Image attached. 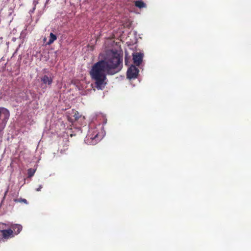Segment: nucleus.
<instances>
[{
	"mask_svg": "<svg viewBox=\"0 0 251 251\" xmlns=\"http://www.w3.org/2000/svg\"><path fill=\"white\" fill-rule=\"evenodd\" d=\"M77 116V115H76V114H75V116Z\"/></svg>",
	"mask_w": 251,
	"mask_h": 251,
	"instance_id": "17",
	"label": "nucleus"
},
{
	"mask_svg": "<svg viewBox=\"0 0 251 251\" xmlns=\"http://www.w3.org/2000/svg\"><path fill=\"white\" fill-rule=\"evenodd\" d=\"M42 188V186L40 185L38 188L36 189L37 191H41V189Z\"/></svg>",
	"mask_w": 251,
	"mask_h": 251,
	"instance_id": "13",
	"label": "nucleus"
},
{
	"mask_svg": "<svg viewBox=\"0 0 251 251\" xmlns=\"http://www.w3.org/2000/svg\"><path fill=\"white\" fill-rule=\"evenodd\" d=\"M125 63H126V65L127 63H126V58H125Z\"/></svg>",
	"mask_w": 251,
	"mask_h": 251,
	"instance_id": "14",
	"label": "nucleus"
},
{
	"mask_svg": "<svg viewBox=\"0 0 251 251\" xmlns=\"http://www.w3.org/2000/svg\"><path fill=\"white\" fill-rule=\"evenodd\" d=\"M77 118H78V117H77V116L75 117V119H77Z\"/></svg>",
	"mask_w": 251,
	"mask_h": 251,
	"instance_id": "15",
	"label": "nucleus"
},
{
	"mask_svg": "<svg viewBox=\"0 0 251 251\" xmlns=\"http://www.w3.org/2000/svg\"><path fill=\"white\" fill-rule=\"evenodd\" d=\"M0 232L1 233V237L3 239H8L14 237L13 230L10 228L0 230Z\"/></svg>",
	"mask_w": 251,
	"mask_h": 251,
	"instance_id": "6",
	"label": "nucleus"
},
{
	"mask_svg": "<svg viewBox=\"0 0 251 251\" xmlns=\"http://www.w3.org/2000/svg\"><path fill=\"white\" fill-rule=\"evenodd\" d=\"M134 4L135 6L139 8H143L147 7L146 4L141 0L135 1Z\"/></svg>",
	"mask_w": 251,
	"mask_h": 251,
	"instance_id": "9",
	"label": "nucleus"
},
{
	"mask_svg": "<svg viewBox=\"0 0 251 251\" xmlns=\"http://www.w3.org/2000/svg\"><path fill=\"white\" fill-rule=\"evenodd\" d=\"M46 70H47L46 69H44V71H45V72H47Z\"/></svg>",
	"mask_w": 251,
	"mask_h": 251,
	"instance_id": "16",
	"label": "nucleus"
},
{
	"mask_svg": "<svg viewBox=\"0 0 251 251\" xmlns=\"http://www.w3.org/2000/svg\"><path fill=\"white\" fill-rule=\"evenodd\" d=\"M14 201L16 202H24L26 204H28V203L26 199L23 198L15 199L14 200Z\"/></svg>",
	"mask_w": 251,
	"mask_h": 251,
	"instance_id": "11",
	"label": "nucleus"
},
{
	"mask_svg": "<svg viewBox=\"0 0 251 251\" xmlns=\"http://www.w3.org/2000/svg\"><path fill=\"white\" fill-rule=\"evenodd\" d=\"M86 138V141L88 143L95 145L101 140V136L99 134V133L96 130L92 131V133L91 130H89V133Z\"/></svg>",
	"mask_w": 251,
	"mask_h": 251,
	"instance_id": "3",
	"label": "nucleus"
},
{
	"mask_svg": "<svg viewBox=\"0 0 251 251\" xmlns=\"http://www.w3.org/2000/svg\"><path fill=\"white\" fill-rule=\"evenodd\" d=\"M139 74L138 69L134 65H132L127 70V77L130 79L137 78Z\"/></svg>",
	"mask_w": 251,
	"mask_h": 251,
	"instance_id": "5",
	"label": "nucleus"
},
{
	"mask_svg": "<svg viewBox=\"0 0 251 251\" xmlns=\"http://www.w3.org/2000/svg\"><path fill=\"white\" fill-rule=\"evenodd\" d=\"M35 172V171L34 170H33L31 168L27 170V174H28V176L32 177L34 175Z\"/></svg>",
	"mask_w": 251,
	"mask_h": 251,
	"instance_id": "12",
	"label": "nucleus"
},
{
	"mask_svg": "<svg viewBox=\"0 0 251 251\" xmlns=\"http://www.w3.org/2000/svg\"><path fill=\"white\" fill-rule=\"evenodd\" d=\"M53 79V76L52 74L44 75L41 77V81L42 82V85H44L43 89H46L47 86H50L52 83Z\"/></svg>",
	"mask_w": 251,
	"mask_h": 251,
	"instance_id": "4",
	"label": "nucleus"
},
{
	"mask_svg": "<svg viewBox=\"0 0 251 251\" xmlns=\"http://www.w3.org/2000/svg\"><path fill=\"white\" fill-rule=\"evenodd\" d=\"M57 39L56 36L53 33H50V39L47 43V44L50 45L52 44L55 40Z\"/></svg>",
	"mask_w": 251,
	"mask_h": 251,
	"instance_id": "10",
	"label": "nucleus"
},
{
	"mask_svg": "<svg viewBox=\"0 0 251 251\" xmlns=\"http://www.w3.org/2000/svg\"><path fill=\"white\" fill-rule=\"evenodd\" d=\"M104 60L108 75H114L122 68L123 56L117 52H113L109 58Z\"/></svg>",
	"mask_w": 251,
	"mask_h": 251,
	"instance_id": "2",
	"label": "nucleus"
},
{
	"mask_svg": "<svg viewBox=\"0 0 251 251\" xmlns=\"http://www.w3.org/2000/svg\"><path fill=\"white\" fill-rule=\"evenodd\" d=\"M106 73L107 69L104 65V60H100L92 66L90 75L97 89L101 90L106 84Z\"/></svg>",
	"mask_w": 251,
	"mask_h": 251,
	"instance_id": "1",
	"label": "nucleus"
},
{
	"mask_svg": "<svg viewBox=\"0 0 251 251\" xmlns=\"http://www.w3.org/2000/svg\"><path fill=\"white\" fill-rule=\"evenodd\" d=\"M10 227V228L13 230L14 236L18 234L22 231L23 228L22 225L19 224H12Z\"/></svg>",
	"mask_w": 251,
	"mask_h": 251,
	"instance_id": "8",
	"label": "nucleus"
},
{
	"mask_svg": "<svg viewBox=\"0 0 251 251\" xmlns=\"http://www.w3.org/2000/svg\"><path fill=\"white\" fill-rule=\"evenodd\" d=\"M143 55L141 53L136 52L133 54V60L134 64L139 66L143 60Z\"/></svg>",
	"mask_w": 251,
	"mask_h": 251,
	"instance_id": "7",
	"label": "nucleus"
},
{
	"mask_svg": "<svg viewBox=\"0 0 251 251\" xmlns=\"http://www.w3.org/2000/svg\"><path fill=\"white\" fill-rule=\"evenodd\" d=\"M77 116V115H76V114H75V116Z\"/></svg>",
	"mask_w": 251,
	"mask_h": 251,
	"instance_id": "18",
	"label": "nucleus"
}]
</instances>
